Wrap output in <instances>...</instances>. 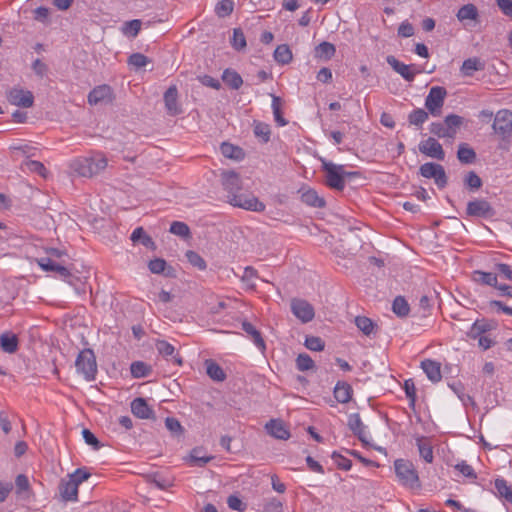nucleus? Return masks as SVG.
Listing matches in <instances>:
<instances>
[{
    "label": "nucleus",
    "mask_w": 512,
    "mask_h": 512,
    "mask_svg": "<svg viewBox=\"0 0 512 512\" xmlns=\"http://www.w3.org/2000/svg\"><path fill=\"white\" fill-rule=\"evenodd\" d=\"M91 474L85 468H78L69 474L67 479H62L59 484V492L64 501L76 502L78 500V487L88 480Z\"/></svg>",
    "instance_id": "2"
},
{
    "label": "nucleus",
    "mask_w": 512,
    "mask_h": 512,
    "mask_svg": "<svg viewBox=\"0 0 512 512\" xmlns=\"http://www.w3.org/2000/svg\"><path fill=\"white\" fill-rule=\"evenodd\" d=\"M271 97H272L271 107H272V111H273L275 122L280 127L286 126L288 122L283 117V114H282V111H281V105H282L281 98L276 96V95H273V94L271 95Z\"/></svg>",
    "instance_id": "38"
},
{
    "label": "nucleus",
    "mask_w": 512,
    "mask_h": 512,
    "mask_svg": "<svg viewBox=\"0 0 512 512\" xmlns=\"http://www.w3.org/2000/svg\"><path fill=\"white\" fill-rule=\"evenodd\" d=\"M429 117V112L422 108L412 110L408 115V122L410 125L421 127Z\"/></svg>",
    "instance_id": "37"
},
{
    "label": "nucleus",
    "mask_w": 512,
    "mask_h": 512,
    "mask_svg": "<svg viewBox=\"0 0 512 512\" xmlns=\"http://www.w3.org/2000/svg\"><path fill=\"white\" fill-rule=\"evenodd\" d=\"M447 91L444 87L433 86L425 99V108L432 116H440Z\"/></svg>",
    "instance_id": "7"
},
{
    "label": "nucleus",
    "mask_w": 512,
    "mask_h": 512,
    "mask_svg": "<svg viewBox=\"0 0 512 512\" xmlns=\"http://www.w3.org/2000/svg\"><path fill=\"white\" fill-rule=\"evenodd\" d=\"M111 97V88L108 85H100L95 87L88 95V102L96 105Z\"/></svg>",
    "instance_id": "26"
},
{
    "label": "nucleus",
    "mask_w": 512,
    "mask_h": 512,
    "mask_svg": "<svg viewBox=\"0 0 512 512\" xmlns=\"http://www.w3.org/2000/svg\"><path fill=\"white\" fill-rule=\"evenodd\" d=\"M141 21L138 19L127 21L122 26V32L129 37H136L141 29Z\"/></svg>",
    "instance_id": "51"
},
{
    "label": "nucleus",
    "mask_w": 512,
    "mask_h": 512,
    "mask_svg": "<svg viewBox=\"0 0 512 512\" xmlns=\"http://www.w3.org/2000/svg\"><path fill=\"white\" fill-rule=\"evenodd\" d=\"M331 457L334 460V462L336 463V465L338 466V468L345 470V471H348L351 469L352 462L348 458L340 455L337 452H333Z\"/></svg>",
    "instance_id": "63"
},
{
    "label": "nucleus",
    "mask_w": 512,
    "mask_h": 512,
    "mask_svg": "<svg viewBox=\"0 0 512 512\" xmlns=\"http://www.w3.org/2000/svg\"><path fill=\"white\" fill-rule=\"evenodd\" d=\"M348 426L361 442L368 443L369 434L366 431V426L363 424L358 413H353L349 415Z\"/></svg>",
    "instance_id": "18"
},
{
    "label": "nucleus",
    "mask_w": 512,
    "mask_h": 512,
    "mask_svg": "<svg viewBox=\"0 0 512 512\" xmlns=\"http://www.w3.org/2000/svg\"><path fill=\"white\" fill-rule=\"evenodd\" d=\"M387 63L400 74L406 81H413L415 78V73L411 71V66L406 65L396 59L394 56L390 55L386 58Z\"/></svg>",
    "instance_id": "20"
},
{
    "label": "nucleus",
    "mask_w": 512,
    "mask_h": 512,
    "mask_svg": "<svg viewBox=\"0 0 512 512\" xmlns=\"http://www.w3.org/2000/svg\"><path fill=\"white\" fill-rule=\"evenodd\" d=\"M335 52V46L330 42L324 41L316 47V54L319 57H325L326 59L332 58Z\"/></svg>",
    "instance_id": "54"
},
{
    "label": "nucleus",
    "mask_w": 512,
    "mask_h": 512,
    "mask_svg": "<svg viewBox=\"0 0 512 512\" xmlns=\"http://www.w3.org/2000/svg\"><path fill=\"white\" fill-rule=\"evenodd\" d=\"M7 100L11 105L30 108L34 104V96L31 91L23 88L13 87L7 91Z\"/></svg>",
    "instance_id": "9"
},
{
    "label": "nucleus",
    "mask_w": 512,
    "mask_h": 512,
    "mask_svg": "<svg viewBox=\"0 0 512 512\" xmlns=\"http://www.w3.org/2000/svg\"><path fill=\"white\" fill-rule=\"evenodd\" d=\"M392 310L397 316L405 317L409 314L410 308L404 297L397 296L392 303Z\"/></svg>",
    "instance_id": "43"
},
{
    "label": "nucleus",
    "mask_w": 512,
    "mask_h": 512,
    "mask_svg": "<svg viewBox=\"0 0 512 512\" xmlns=\"http://www.w3.org/2000/svg\"><path fill=\"white\" fill-rule=\"evenodd\" d=\"M156 349L160 355L165 357L166 359L174 362L177 365L182 364V359L175 354V347L165 340L157 341Z\"/></svg>",
    "instance_id": "22"
},
{
    "label": "nucleus",
    "mask_w": 512,
    "mask_h": 512,
    "mask_svg": "<svg viewBox=\"0 0 512 512\" xmlns=\"http://www.w3.org/2000/svg\"><path fill=\"white\" fill-rule=\"evenodd\" d=\"M234 10V1L233 0H221L217 3L215 7V13L220 18H225Z\"/></svg>",
    "instance_id": "47"
},
{
    "label": "nucleus",
    "mask_w": 512,
    "mask_h": 512,
    "mask_svg": "<svg viewBox=\"0 0 512 512\" xmlns=\"http://www.w3.org/2000/svg\"><path fill=\"white\" fill-rule=\"evenodd\" d=\"M352 387L346 382H337L334 387V397L339 403H348L352 398Z\"/></svg>",
    "instance_id": "28"
},
{
    "label": "nucleus",
    "mask_w": 512,
    "mask_h": 512,
    "mask_svg": "<svg viewBox=\"0 0 512 512\" xmlns=\"http://www.w3.org/2000/svg\"><path fill=\"white\" fill-rule=\"evenodd\" d=\"M229 204L253 212H263L266 208L265 204L253 194H234L230 197Z\"/></svg>",
    "instance_id": "8"
},
{
    "label": "nucleus",
    "mask_w": 512,
    "mask_h": 512,
    "mask_svg": "<svg viewBox=\"0 0 512 512\" xmlns=\"http://www.w3.org/2000/svg\"><path fill=\"white\" fill-rule=\"evenodd\" d=\"M130 371L133 377L143 378L149 375L151 368L142 361H136L131 364Z\"/></svg>",
    "instance_id": "48"
},
{
    "label": "nucleus",
    "mask_w": 512,
    "mask_h": 512,
    "mask_svg": "<svg viewBox=\"0 0 512 512\" xmlns=\"http://www.w3.org/2000/svg\"><path fill=\"white\" fill-rule=\"evenodd\" d=\"M444 122L453 138L456 135L457 129L462 125L463 118L456 114H449L445 117Z\"/></svg>",
    "instance_id": "50"
},
{
    "label": "nucleus",
    "mask_w": 512,
    "mask_h": 512,
    "mask_svg": "<svg viewBox=\"0 0 512 512\" xmlns=\"http://www.w3.org/2000/svg\"><path fill=\"white\" fill-rule=\"evenodd\" d=\"M10 149L18 154H21L22 156L26 157L27 159H30L31 157H36L38 155V148L24 143L20 145H13L10 147Z\"/></svg>",
    "instance_id": "45"
},
{
    "label": "nucleus",
    "mask_w": 512,
    "mask_h": 512,
    "mask_svg": "<svg viewBox=\"0 0 512 512\" xmlns=\"http://www.w3.org/2000/svg\"><path fill=\"white\" fill-rule=\"evenodd\" d=\"M274 59L280 64H288L292 60V52L288 45L282 44L276 47L274 51Z\"/></svg>",
    "instance_id": "41"
},
{
    "label": "nucleus",
    "mask_w": 512,
    "mask_h": 512,
    "mask_svg": "<svg viewBox=\"0 0 512 512\" xmlns=\"http://www.w3.org/2000/svg\"><path fill=\"white\" fill-rule=\"evenodd\" d=\"M494 485L498 495L512 504V488L507 481L503 478H497Z\"/></svg>",
    "instance_id": "39"
},
{
    "label": "nucleus",
    "mask_w": 512,
    "mask_h": 512,
    "mask_svg": "<svg viewBox=\"0 0 512 512\" xmlns=\"http://www.w3.org/2000/svg\"><path fill=\"white\" fill-rule=\"evenodd\" d=\"M149 62V58L142 53H133L128 58V64L136 69L145 67Z\"/></svg>",
    "instance_id": "57"
},
{
    "label": "nucleus",
    "mask_w": 512,
    "mask_h": 512,
    "mask_svg": "<svg viewBox=\"0 0 512 512\" xmlns=\"http://www.w3.org/2000/svg\"><path fill=\"white\" fill-rule=\"evenodd\" d=\"M20 169L24 173H35L43 178L47 176V169L42 162L37 160L26 159L21 163Z\"/></svg>",
    "instance_id": "27"
},
{
    "label": "nucleus",
    "mask_w": 512,
    "mask_h": 512,
    "mask_svg": "<svg viewBox=\"0 0 512 512\" xmlns=\"http://www.w3.org/2000/svg\"><path fill=\"white\" fill-rule=\"evenodd\" d=\"M188 262L199 270H205L207 265L205 260L195 251L188 250L186 252Z\"/></svg>",
    "instance_id": "56"
},
{
    "label": "nucleus",
    "mask_w": 512,
    "mask_h": 512,
    "mask_svg": "<svg viewBox=\"0 0 512 512\" xmlns=\"http://www.w3.org/2000/svg\"><path fill=\"white\" fill-rule=\"evenodd\" d=\"M253 132L263 143L270 141L271 129L269 124L255 120L253 122Z\"/></svg>",
    "instance_id": "35"
},
{
    "label": "nucleus",
    "mask_w": 512,
    "mask_h": 512,
    "mask_svg": "<svg viewBox=\"0 0 512 512\" xmlns=\"http://www.w3.org/2000/svg\"><path fill=\"white\" fill-rule=\"evenodd\" d=\"M220 149H221V153L226 158L238 160L243 155V151L241 148L234 146L233 144H230V143H222Z\"/></svg>",
    "instance_id": "46"
},
{
    "label": "nucleus",
    "mask_w": 512,
    "mask_h": 512,
    "mask_svg": "<svg viewBox=\"0 0 512 512\" xmlns=\"http://www.w3.org/2000/svg\"><path fill=\"white\" fill-rule=\"evenodd\" d=\"M419 151L431 158L443 161L445 158V152L442 145L433 137H428L426 140H422L418 145Z\"/></svg>",
    "instance_id": "13"
},
{
    "label": "nucleus",
    "mask_w": 512,
    "mask_h": 512,
    "mask_svg": "<svg viewBox=\"0 0 512 512\" xmlns=\"http://www.w3.org/2000/svg\"><path fill=\"white\" fill-rule=\"evenodd\" d=\"M200 450L199 449H193L190 454V460L193 464L203 467L208 462H210L213 457L212 456H201L199 455Z\"/></svg>",
    "instance_id": "61"
},
{
    "label": "nucleus",
    "mask_w": 512,
    "mask_h": 512,
    "mask_svg": "<svg viewBox=\"0 0 512 512\" xmlns=\"http://www.w3.org/2000/svg\"><path fill=\"white\" fill-rule=\"evenodd\" d=\"M484 69V63L477 57H472L464 60L461 66V73L464 76H472L475 71Z\"/></svg>",
    "instance_id": "30"
},
{
    "label": "nucleus",
    "mask_w": 512,
    "mask_h": 512,
    "mask_svg": "<svg viewBox=\"0 0 512 512\" xmlns=\"http://www.w3.org/2000/svg\"><path fill=\"white\" fill-rule=\"evenodd\" d=\"M82 436L85 443L92 446L94 450H99L102 447L97 437L89 429H83Z\"/></svg>",
    "instance_id": "62"
},
{
    "label": "nucleus",
    "mask_w": 512,
    "mask_h": 512,
    "mask_svg": "<svg viewBox=\"0 0 512 512\" xmlns=\"http://www.w3.org/2000/svg\"><path fill=\"white\" fill-rule=\"evenodd\" d=\"M394 469L398 482L409 489L420 488V479L414 464L407 459H396Z\"/></svg>",
    "instance_id": "3"
},
{
    "label": "nucleus",
    "mask_w": 512,
    "mask_h": 512,
    "mask_svg": "<svg viewBox=\"0 0 512 512\" xmlns=\"http://www.w3.org/2000/svg\"><path fill=\"white\" fill-rule=\"evenodd\" d=\"M419 174L426 179H433L439 189L446 187L448 177L442 165L434 162H427L420 166Z\"/></svg>",
    "instance_id": "6"
},
{
    "label": "nucleus",
    "mask_w": 512,
    "mask_h": 512,
    "mask_svg": "<svg viewBox=\"0 0 512 512\" xmlns=\"http://www.w3.org/2000/svg\"><path fill=\"white\" fill-rule=\"evenodd\" d=\"M130 239L134 243L137 241H141V243L145 247H154V241L152 240V238L149 235H147L145 233V231L142 227H137L136 229H134V231L132 232V234L130 236Z\"/></svg>",
    "instance_id": "44"
},
{
    "label": "nucleus",
    "mask_w": 512,
    "mask_h": 512,
    "mask_svg": "<svg viewBox=\"0 0 512 512\" xmlns=\"http://www.w3.org/2000/svg\"><path fill=\"white\" fill-rule=\"evenodd\" d=\"M421 368L429 380L436 383L442 378L441 364L437 361L426 359L421 362Z\"/></svg>",
    "instance_id": "19"
},
{
    "label": "nucleus",
    "mask_w": 512,
    "mask_h": 512,
    "mask_svg": "<svg viewBox=\"0 0 512 512\" xmlns=\"http://www.w3.org/2000/svg\"><path fill=\"white\" fill-rule=\"evenodd\" d=\"M416 446L419 451L420 457L427 463H432L434 460L433 448L430 440L424 436L416 438Z\"/></svg>",
    "instance_id": "25"
},
{
    "label": "nucleus",
    "mask_w": 512,
    "mask_h": 512,
    "mask_svg": "<svg viewBox=\"0 0 512 512\" xmlns=\"http://www.w3.org/2000/svg\"><path fill=\"white\" fill-rule=\"evenodd\" d=\"M494 131L501 135L503 138L509 137L512 134V112L508 109L499 110L493 122Z\"/></svg>",
    "instance_id": "10"
},
{
    "label": "nucleus",
    "mask_w": 512,
    "mask_h": 512,
    "mask_svg": "<svg viewBox=\"0 0 512 512\" xmlns=\"http://www.w3.org/2000/svg\"><path fill=\"white\" fill-rule=\"evenodd\" d=\"M131 411L140 419H149L153 416L152 408L143 398H136L131 402Z\"/></svg>",
    "instance_id": "21"
},
{
    "label": "nucleus",
    "mask_w": 512,
    "mask_h": 512,
    "mask_svg": "<svg viewBox=\"0 0 512 512\" xmlns=\"http://www.w3.org/2000/svg\"><path fill=\"white\" fill-rule=\"evenodd\" d=\"M164 103L167 114L176 116L182 112L178 103V90L175 85L170 86L164 93Z\"/></svg>",
    "instance_id": "16"
},
{
    "label": "nucleus",
    "mask_w": 512,
    "mask_h": 512,
    "mask_svg": "<svg viewBox=\"0 0 512 512\" xmlns=\"http://www.w3.org/2000/svg\"><path fill=\"white\" fill-rule=\"evenodd\" d=\"M222 80L226 85L235 90L239 89L243 84L240 74L232 69H226L223 72Z\"/></svg>",
    "instance_id": "34"
},
{
    "label": "nucleus",
    "mask_w": 512,
    "mask_h": 512,
    "mask_svg": "<svg viewBox=\"0 0 512 512\" xmlns=\"http://www.w3.org/2000/svg\"><path fill=\"white\" fill-rule=\"evenodd\" d=\"M242 330L251 338L255 346L262 352L266 349L265 341L260 333L253 324L250 322L244 321L242 322Z\"/></svg>",
    "instance_id": "24"
},
{
    "label": "nucleus",
    "mask_w": 512,
    "mask_h": 512,
    "mask_svg": "<svg viewBox=\"0 0 512 512\" xmlns=\"http://www.w3.org/2000/svg\"><path fill=\"white\" fill-rule=\"evenodd\" d=\"M301 200L303 203L315 207L322 208L325 206V200L320 197L317 192L313 189H308L301 194Z\"/></svg>",
    "instance_id": "31"
},
{
    "label": "nucleus",
    "mask_w": 512,
    "mask_h": 512,
    "mask_svg": "<svg viewBox=\"0 0 512 512\" xmlns=\"http://www.w3.org/2000/svg\"><path fill=\"white\" fill-rule=\"evenodd\" d=\"M16 492L17 494H21L25 491H29L30 483L29 479L24 474H19L15 479Z\"/></svg>",
    "instance_id": "64"
},
{
    "label": "nucleus",
    "mask_w": 512,
    "mask_h": 512,
    "mask_svg": "<svg viewBox=\"0 0 512 512\" xmlns=\"http://www.w3.org/2000/svg\"><path fill=\"white\" fill-rule=\"evenodd\" d=\"M304 345L311 351H322L324 349L325 343L320 337L308 336L305 339Z\"/></svg>",
    "instance_id": "59"
},
{
    "label": "nucleus",
    "mask_w": 512,
    "mask_h": 512,
    "mask_svg": "<svg viewBox=\"0 0 512 512\" xmlns=\"http://www.w3.org/2000/svg\"><path fill=\"white\" fill-rule=\"evenodd\" d=\"M265 429L267 433L279 440H287L290 438V432L286 424L280 419H271L266 423Z\"/></svg>",
    "instance_id": "17"
},
{
    "label": "nucleus",
    "mask_w": 512,
    "mask_h": 512,
    "mask_svg": "<svg viewBox=\"0 0 512 512\" xmlns=\"http://www.w3.org/2000/svg\"><path fill=\"white\" fill-rule=\"evenodd\" d=\"M315 367V363L313 359L305 353L299 354L296 358V368L299 371H308L312 370Z\"/></svg>",
    "instance_id": "52"
},
{
    "label": "nucleus",
    "mask_w": 512,
    "mask_h": 512,
    "mask_svg": "<svg viewBox=\"0 0 512 512\" xmlns=\"http://www.w3.org/2000/svg\"><path fill=\"white\" fill-rule=\"evenodd\" d=\"M466 213L471 217L489 218L495 212L490 203L485 199H475L467 204Z\"/></svg>",
    "instance_id": "12"
},
{
    "label": "nucleus",
    "mask_w": 512,
    "mask_h": 512,
    "mask_svg": "<svg viewBox=\"0 0 512 512\" xmlns=\"http://www.w3.org/2000/svg\"><path fill=\"white\" fill-rule=\"evenodd\" d=\"M473 280L476 283L492 286L494 288L498 285L497 274L492 272L476 270L473 272Z\"/></svg>",
    "instance_id": "29"
},
{
    "label": "nucleus",
    "mask_w": 512,
    "mask_h": 512,
    "mask_svg": "<svg viewBox=\"0 0 512 512\" xmlns=\"http://www.w3.org/2000/svg\"><path fill=\"white\" fill-rule=\"evenodd\" d=\"M291 311L296 318L303 323H308L314 319L315 311L313 306L304 299H292Z\"/></svg>",
    "instance_id": "11"
},
{
    "label": "nucleus",
    "mask_w": 512,
    "mask_h": 512,
    "mask_svg": "<svg viewBox=\"0 0 512 512\" xmlns=\"http://www.w3.org/2000/svg\"><path fill=\"white\" fill-rule=\"evenodd\" d=\"M430 132L439 138H452L445 122H432L429 126Z\"/></svg>",
    "instance_id": "53"
},
{
    "label": "nucleus",
    "mask_w": 512,
    "mask_h": 512,
    "mask_svg": "<svg viewBox=\"0 0 512 512\" xmlns=\"http://www.w3.org/2000/svg\"><path fill=\"white\" fill-rule=\"evenodd\" d=\"M108 159L102 152H94L86 157H79L70 162V169L81 177L91 178L106 169Z\"/></svg>",
    "instance_id": "1"
},
{
    "label": "nucleus",
    "mask_w": 512,
    "mask_h": 512,
    "mask_svg": "<svg viewBox=\"0 0 512 512\" xmlns=\"http://www.w3.org/2000/svg\"><path fill=\"white\" fill-rule=\"evenodd\" d=\"M169 231L180 237H188L190 235V229L188 225L181 221L172 222Z\"/></svg>",
    "instance_id": "58"
},
{
    "label": "nucleus",
    "mask_w": 512,
    "mask_h": 512,
    "mask_svg": "<svg viewBox=\"0 0 512 512\" xmlns=\"http://www.w3.org/2000/svg\"><path fill=\"white\" fill-rule=\"evenodd\" d=\"M37 263L44 271L54 272L61 279L70 282L69 279L72 277V274L69 269L51 257H41L37 259Z\"/></svg>",
    "instance_id": "14"
},
{
    "label": "nucleus",
    "mask_w": 512,
    "mask_h": 512,
    "mask_svg": "<svg viewBox=\"0 0 512 512\" xmlns=\"http://www.w3.org/2000/svg\"><path fill=\"white\" fill-rule=\"evenodd\" d=\"M404 390L406 397L410 401V406H414L416 402V387L412 379L405 380Z\"/></svg>",
    "instance_id": "60"
},
{
    "label": "nucleus",
    "mask_w": 512,
    "mask_h": 512,
    "mask_svg": "<svg viewBox=\"0 0 512 512\" xmlns=\"http://www.w3.org/2000/svg\"><path fill=\"white\" fill-rule=\"evenodd\" d=\"M456 16L460 22H463L466 20L476 21L478 19L479 13H478L477 7L474 4H466V5H463L458 10Z\"/></svg>",
    "instance_id": "33"
},
{
    "label": "nucleus",
    "mask_w": 512,
    "mask_h": 512,
    "mask_svg": "<svg viewBox=\"0 0 512 512\" xmlns=\"http://www.w3.org/2000/svg\"><path fill=\"white\" fill-rule=\"evenodd\" d=\"M457 158L461 163L471 164L476 159V153L467 144L462 143L458 147Z\"/></svg>",
    "instance_id": "36"
},
{
    "label": "nucleus",
    "mask_w": 512,
    "mask_h": 512,
    "mask_svg": "<svg viewBox=\"0 0 512 512\" xmlns=\"http://www.w3.org/2000/svg\"><path fill=\"white\" fill-rule=\"evenodd\" d=\"M355 325L366 336H370L375 329V323L368 317L357 316L355 318Z\"/></svg>",
    "instance_id": "42"
},
{
    "label": "nucleus",
    "mask_w": 512,
    "mask_h": 512,
    "mask_svg": "<svg viewBox=\"0 0 512 512\" xmlns=\"http://www.w3.org/2000/svg\"><path fill=\"white\" fill-rule=\"evenodd\" d=\"M75 367L77 373L86 381H93L97 374V362L93 350L89 348L81 350L75 360Z\"/></svg>",
    "instance_id": "4"
},
{
    "label": "nucleus",
    "mask_w": 512,
    "mask_h": 512,
    "mask_svg": "<svg viewBox=\"0 0 512 512\" xmlns=\"http://www.w3.org/2000/svg\"><path fill=\"white\" fill-rule=\"evenodd\" d=\"M490 330V325L485 321H475L470 327L467 336L470 339L477 340L483 334Z\"/></svg>",
    "instance_id": "40"
},
{
    "label": "nucleus",
    "mask_w": 512,
    "mask_h": 512,
    "mask_svg": "<svg viewBox=\"0 0 512 512\" xmlns=\"http://www.w3.org/2000/svg\"><path fill=\"white\" fill-rule=\"evenodd\" d=\"M323 169L326 172V185L339 191H342L345 187V176L357 175V172H347L343 165H336L331 162H323Z\"/></svg>",
    "instance_id": "5"
},
{
    "label": "nucleus",
    "mask_w": 512,
    "mask_h": 512,
    "mask_svg": "<svg viewBox=\"0 0 512 512\" xmlns=\"http://www.w3.org/2000/svg\"><path fill=\"white\" fill-rule=\"evenodd\" d=\"M205 366H206V372H207L208 376L211 379H213L214 381L221 382L226 379V374H225L224 370L215 361L207 360L205 362Z\"/></svg>",
    "instance_id": "32"
},
{
    "label": "nucleus",
    "mask_w": 512,
    "mask_h": 512,
    "mask_svg": "<svg viewBox=\"0 0 512 512\" xmlns=\"http://www.w3.org/2000/svg\"><path fill=\"white\" fill-rule=\"evenodd\" d=\"M231 45L237 51H241L246 48V45H247L246 38H245V35H244L242 29H240V28L233 29Z\"/></svg>",
    "instance_id": "49"
},
{
    "label": "nucleus",
    "mask_w": 512,
    "mask_h": 512,
    "mask_svg": "<svg viewBox=\"0 0 512 512\" xmlns=\"http://www.w3.org/2000/svg\"><path fill=\"white\" fill-rule=\"evenodd\" d=\"M464 184L471 190H478L482 186V180L474 171H470L464 177Z\"/></svg>",
    "instance_id": "55"
},
{
    "label": "nucleus",
    "mask_w": 512,
    "mask_h": 512,
    "mask_svg": "<svg viewBox=\"0 0 512 512\" xmlns=\"http://www.w3.org/2000/svg\"><path fill=\"white\" fill-rule=\"evenodd\" d=\"M221 181L224 190L227 192V199L229 203L230 197L234 194H239L242 189L240 176L234 171H225L222 173Z\"/></svg>",
    "instance_id": "15"
},
{
    "label": "nucleus",
    "mask_w": 512,
    "mask_h": 512,
    "mask_svg": "<svg viewBox=\"0 0 512 512\" xmlns=\"http://www.w3.org/2000/svg\"><path fill=\"white\" fill-rule=\"evenodd\" d=\"M1 349L9 354H13L18 350L19 340L16 334L6 331L0 335Z\"/></svg>",
    "instance_id": "23"
}]
</instances>
